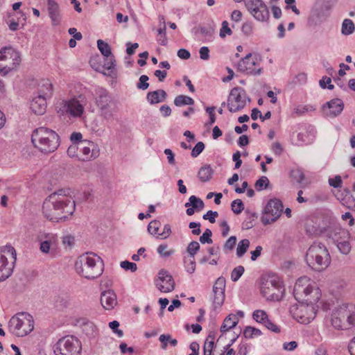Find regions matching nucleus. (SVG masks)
<instances>
[{
	"instance_id": "f704fd0d",
	"label": "nucleus",
	"mask_w": 355,
	"mask_h": 355,
	"mask_svg": "<svg viewBox=\"0 0 355 355\" xmlns=\"http://www.w3.org/2000/svg\"><path fill=\"white\" fill-rule=\"evenodd\" d=\"M355 26L354 22L349 19H345L343 21L341 32L345 35H349L354 33Z\"/></svg>"
},
{
	"instance_id": "a18cd8bd",
	"label": "nucleus",
	"mask_w": 355,
	"mask_h": 355,
	"mask_svg": "<svg viewBox=\"0 0 355 355\" xmlns=\"http://www.w3.org/2000/svg\"><path fill=\"white\" fill-rule=\"evenodd\" d=\"M343 313H341V316L343 318H346L347 329L350 327L355 326V312H351L346 309V312Z\"/></svg>"
},
{
	"instance_id": "864d4df0",
	"label": "nucleus",
	"mask_w": 355,
	"mask_h": 355,
	"mask_svg": "<svg viewBox=\"0 0 355 355\" xmlns=\"http://www.w3.org/2000/svg\"><path fill=\"white\" fill-rule=\"evenodd\" d=\"M237 239L235 236H230L225 243L223 249L225 252L231 251L234 249L236 243Z\"/></svg>"
},
{
	"instance_id": "79ce46f5",
	"label": "nucleus",
	"mask_w": 355,
	"mask_h": 355,
	"mask_svg": "<svg viewBox=\"0 0 355 355\" xmlns=\"http://www.w3.org/2000/svg\"><path fill=\"white\" fill-rule=\"evenodd\" d=\"M97 46H98L99 51H101V53L105 57H109L110 55H112V51H111V48L107 42H105L101 40H98L97 41Z\"/></svg>"
},
{
	"instance_id": "20e7f679",
	"label": "nucleus",
	"mask_w": 355,
	"mask_h": 355,
	"mask_svg": "<svg viewBox=\"0 0 355 355\" xmlns=\"http://www.w3.org/2000/svg\"><path fill=\"white\" fill-rule=\"evenodd\" d=\"M31 142L35 148L44 153L54 152L60 146L58 133L46 127L36 128L32 133Z\"/></svg>"
},
{
	"instance_id": "de8ad7c7",
	"label": "nucleus",
	"mask_w": 355,
	"mask_h": 355,
	"mask_svg": "<svg viewBox=\"0 0 355 355\" xmlns=\"http://www.w3.org/2000/svg\"><path fill=\"white\" fill-rule=\"evenodd\" d=\"M270 184L269 180L266 176H262L255 182L254 187L257 191H261L266 189Z\"/></svg>"
},
{
	"instance_id": "37998d69",
	"label": "nucleus",
	"mask_w": 355,
	"mask_h": 355,
	"mask_svg": "<svg viewBox=\"0 0 355 355\" xmlns=\"http://www.w3.org/2000/svg\"><path fill=\"white\" fill-rule=\"evenodd\" d=\"M261 335V331L259 329L252 327H246L243 331V336L246 338H252L254 336H258Z\"/></svg>"
},
{
	"instance_id": "f03ea898",
	"label": "nucleus",
	"mask_w": 355,
	"mask_h": 355,
	"mask_svg": "<svg viewBox=\"0 0 355 355\" xmlns=\"http://www.w3.org/2000/svg\"><path fill=\"white\" fill-rule=\"evenodd\" d=\"M71 193L70 189H62L49 196L42 206L44 216L52 222L65 221L76 209Z\"/></svg>"
},
{
	"instance_id": "a19ab883",
	"label": "nucleus",
	"mask_w": 355,
	"mask_h": 355,
	"mask_svg": "<svg viewBox=\"0 0 355 355\" xmlns=\"http://www.w3.org/2000/svg\"><path fill=\"white\" fill-rule=\"evenodd\" d=\"M157 253L164 258H167L175 253V250L168 249L167 244H161L157 247Z\"/></svg>"
},
{
	"instance_id": "f3484780",
	"label": "nucleus",
	"mask_w": 355,
	"mask_h": 355,
	"mask_svg": "<svg viewBox=\"0 0 355 355\" xmlns=\"http://www.w3.org/2000/svg\"><path fill=\"white\" fill-rule=\"evenodd\" d=\"M156 286L161 292L168 293L174 289L175 281L167 270H161L156 280Z\"/></svg>"
},
{
	"instance_id": "13d9d810",
	"label": "nucleus",
	"mask_w": 355,
	"mask_h": 355,
	"mask_svg": "<svg viewBox=\"0 0 355 355\" xmlns=\"http://www.w3.org/2000/svg\"><path fill=\"white\" fill-rule=\"evenodd\" d=\"M116 60L113 55L106 57L104 61L103 67L107 70H112L115 67Z\"/></svg>"
},
{
	"instance_id": "052dcab7",
	"label": "nucleus",
	"mask_w": 355,
	"mask_h": 355,
	"mask_svg": "<svg viewBox=\"0 0 355 355\" xmlns=\"http://www.w3.org/2000/svg\"><path fill=\"white\" fill-rule=\"evenodd\" d=\"M67 155L71 157H77L79 159L80 153H79V144H73L71 145L67 149Z\"/></svg>"
},
{
	"instance_id": "bf43d9fd",
	"label": "nucleus",
	"mask_w": 355,
	"mask_h": 355,
	"mask_svg": "<svg viewBox=\"0 0 355 355\" xmlns=\"http://www.w3.org/2000/svg\"><path fill=\"white\" fill-rule=\"evenodd\" d=\"M232 34V31L231 28L229 27V24L227 21H224L222 22V27L220 31V37L224 38L226 35H231Z\"/></svg>"
},
{
	"instance_id": "5701e85b",
	"label": "nucleus",
	"mask_w": 355,
	"mask_h": 355,
	"mask_svg": "<svg viewBox=\"0 0 355 355\" xmlns=\"http://www.w3.org/2000/svg\"><path fill=\"white\" fill-rule=\"evenodd\" d=\"M53 94V85L48 79L42 80L37 85V96L49 98Z\"/></svg>"
},
{
	"instance_id": "6e6d98bb",
	"label": "nucleus",
	"mask_w": 355,
	"mask_h": 355,
	"mask_svg": "<svg viewBox=\"0 0 355 355\" xmlns=\"http://www.w3.org/2000/svg\"><path fill=\"white\" fill-rule=\"evenodd\" d=\"M148 77L146 75H141L139 77V83L137 84V87L139 89L146 90L149 87V83H148Z\"/></svg>"
},
{
	"instance_id": "6ab92c4d",
	"label": "nucleus",
	"mask_w": 355,
	"mask_h": 355,
	"mask_svg": "<svg viewBox=\"0 0 355 355\" xmlns=\"http://www.w3.org/2000/svg\"><path fill=\"white\" fill-rule=\"evenodd\" d=\"M46 1L48 14L51 20L52 26H57L60 24L62 21L60 6L55 0Z\"/></svg>"
},
{
	"instance_id": "ddd939ff",
	"label": "nucleus",
	"mask_w": 355,
	"mask_h": 355,
	"mask_svg": "<svg viewBox=\"0 0 355 355\" xmlns=\"http://www.w3.org/2000/svg\"><path fill=\"white\" fill-rule=\"evenodd\" d=\"M246 105V94L241 87H234L228 96L227 107L230 112H236L245 107Z\"/></svg>"
},
{
	"instance_id": "0e129e2a",
	"label": "nucleus",
	"mask_w": 355,
	"mask_h": 355,
	"mask_svg": "<svg viewBox=\"0 0 355 355\" xmlns=\"http://www.w3.org/2000/svg\"><path fill=\"white\" fill-rule=\"evenodd\" d=\"M205 144L202 141L198 142L191 151V156L193 157H198L204 150Z\"/></svg>"
},
{
	"instance_id": "69168bd1",
	"label": "nucleus",
	"mask_w": 355,
	"mask_h": 355,
	"mask_svg": "<svg viewBox=\"0 0 355 355\" xmlns=\"http://www.w3.org/2000/svg\"><path fill=\"white\" fill-rule=\"evenodd\" d=\"M225 279L223 277H218L213 286V290H219L225 291Z\"/></svg>"
},
{
	"instance_id": "4468645a",
	"label": "nucleus",
	"mask_w": 355,
	"mask_h": 355,
	"mask_svg": "<svg viewBox=\"0 0 355 355\" xmlns=\"http://www.w3.org/2000/svg\"><path fill=\"white\" fill-rule=\"evenodd\" d=\"M238 70L248 75H259L261 68L259 67V60L256 55L248 53L238 63Z\"/></svg>"
},
{
	"instance_id": "f257e3e1",
	"label": "nucleus",
	"mask_w": 355,
	"mask_h": 355,
	"mask_svg": "<svg viewBox=\"0 0 355 355\" xmlns=\"http://www.w3.org/2000/svg\"><path fill=\"white\" fill-rule=\"evenodd\" d=\"M293 295L300 304L292 305L290 313L297 322L310 323L316 315L318 309L315 304L321 297L320 289L314 282L304 276L300 277L295 282Z\"/></svg>"
},
{
	"instance_id": "4c0bfd02",
	"label": "nucleus",
	"mask_w": 355,
	"mask_h": 355,
	"mask_svg": "<svg viewBox=\"0 0 355 355\" xmlns=\"http://www.w3.org/2000/svg\"><path fill=\"white\" fill-rule=\"evenodd\" d=\"M250 246V241L247 239H242L239 241L236 248V255L238 257H242Z\"/></svg>"
},
{
	"instance_id": "338daca9",
	"label": "nucleus",
	"mask_w": 355,
	"mask_h": 355,
	"mask_svg": "<svg viewBox=\"0 0 355 355\" xmlns=\"http://www.w3.org/2000/svg\"><path fill=\"white\" fill-rule=\"evenodd\" d=\"M291 177L296 180L297 182H302L304 179V173L299 169L293 170L291 173Z\"/></svg>"
},
{
	"instance_id": "7ed1b4c3",
	"label": "nucleus",
	"mask_w": 355,
	"mask_h": 355,
	"mask_svg": "<svg viewBox=\"0 0 355 355\" xmlns=\"http://www.w3.org/2000/svg\"><path fill=\"white\" fill-rule=\"evenodd\" d=\"M75 269L80 276L88 279H94L102 275L104 265L100 257L92 252H87L77 259Z\"/></svg>"
},
{
	"instance_id": "4be33fe9",
	"label": "nucleus",
	"mask_w": 355,
	"mask_h": 355,
	"mask_svg": "<svg viewBox=\"0 0 355 355\" xmlns=\"http://www.w3.org/2000/svg\"><path fill=\"white\" fill-rule=\"evenodd\" d=\"M46 98L36 96L32 99L30 108L35 114L42 115L46 112Z\"/></svg>"
},
{
	"instance_id": "49530a36",
	"label": "nucleus",
	"mask_w": 355,
	"mask_h": 355,
	"mask_svg": "<svg viewBox=\"0 0 355 355\" xmlns=\"http://www.w3.org/2000/svg\"><path fill=\"white\" fill-rule=\"evenodd\" d=\"M40 243V250L44 254H48L51 250L54 248L57 243H49L46 241H38Z\"/></svg>"
},
{
	"instance_id": "9d476101",
	"label": "nucleus",
	"mask_w": 355,
	"mask_h": 355,
	"mask_svg": "<svg viewBox=\"0 0 355 355\" xmlns=\"http://www.w3.org/2000/svg\"><path fill=\"white\" fill-rule=\"evenodd\" d=\"M20 53L15 49L8 47L0 51V74L6 75L17 67L21 62Z\"/></svg>"
},
{
	"instance_id": "0eeeda50",
	"label": "nucleus",
	"mask_w": 355,
	"mask_h": 355,
	"mask_svg": "<svg viewBox=\"0 0 355 355\" xmlns=\"http://www.w3.org/2000/svg\"><path fill=\"white\" fill-rule=\"evenodd\" d=\"M17 260V253L13 247L6 245L0 250V282L8 279L12 273Z\"/></svg>"
},
{
	"instance_id": "58836bf2",
	"label": "nucleus",
	"mask_w": 355,
	"mask_h": 355,
	"mask_svg": "<svg viewBox=\"0 0 355 355\" xmlns=\"http://www.w3.org/2000/svg\"><path fill=\"white\" fill-rule=\"evenodd\" d=\"M37 241H46L49 243H58V236L53 233L40 232L37 236Z\"/></svg>"
},
{
	"instance_id": "a878e982",
	"label": "nucleus",
	"mask_w": 355,
	"mask_h": 355,
	"mask_svg": "<svg viewBox=\"0 0 355 355\" xmlns=\"http://www.w3.org/2000/svg\"><path fill=\"white\" fill-rule=\"evenodd\" d=\"M167 96L166 92L163 89L150 92L147 94L146 98L150 104L154 105L165 101Z\"/></svg>"
},
{
	"instance_id": "423d86ee",
	"label": "nucleus",
	"mask_w": 355,
	"mask_h": 355,
	"mask_svg": "<svg viewBox=\"0 0 355 355\" xmlns=\"http://www.w3.org/2000/svg\"><path fill=\"white\" fill-rule=\"evenodd\" d=\"M284 292V288L279 277L271 275L263 279L261 293L268 300L280 301Z\"/></svg>"
},
{
	"instance_id": "39448f33",
	"label": "nucleus",
	"mask_w": 355,
	"mask_h": 355,
	"mask_svg": "<svg viewBox=\"0 0 355 355\" xmlns=\"http://www.w3.org/2000/svg\"><path fill=\"white\" fill-rule=\"evenodd\" d=\"M306 261L312 269L321 271L331 263V257L327 247L319 241L314 242L306 254Z\"/></svg>"
},
{
	"instance_id": "b1692460",
	"label": "nucleus",
	"mask_w": 355,
	"mask_h": 355,
	"mask_svg": "<svg viewBox=\"0 0 355 355\" xmlns=\"http://www.w3.org/2000/svg\"><path fill=\"white\" fill-rule=\"evenodd\" d=\"M346 312L345 308H340L338 309L333 315L331 318L332 325L338 329H347V323L346 318H343L341 313Z\"/></svg>"
},
{
	"instance_id": "bb28decb",
	"label": "nucleus",
	"mask_w": 355,
	"mask_h": 355,
	"mask_svg": "<svg viewBox=\"0 0 355 355\" xmlns=\"http://www.w3.org/2000/svg\"><path fill=\"white\" fill-rule=\"evenodd\" d=\"M77 323L83 328V331L87 335H93L96 331L94 324L86 318H81L77 320Z\"/></svg>"
},
{
	"instance_id": "09e8293b",
	"label": "nucleus",
	"mask_w": 355,
	"mask_h": 355,
	"mask_svg": "<svg viewBox=\"0 0 355 355\" xmlns=\"http://www.w3.org/2000/svg\"><path fill=\"white\" fill-rule=\"evenodd\" d=\"M232 210L236 214H239L244 209V205L241 200L236 199L232 202Z\"/></svg>"
},
{
	"instance_id": "473e14b6",
	"label": "nucleus",
	"mask_w": 355,
	"mask_h": 355,
	"mask_svg": "<svg viewBox=\"0 0 355 355\" xmlns=\"http://www.w3.org/2000/svg\"><path fill=\"white\" fill-rule=\"evenodd\" d=\"M193 32L195 35H197L198 33L201 34L203 37H205V41H211L213 38V33L214 31L211 28H207L206 27L199 26L195 27L193 29Z\"/></svg>"
},
{
	"instance_id": "774afa93",
	"label": "nucleus",
	"mask_w": 355,
	"mask_h": 355,
	"mask_svg": "<svg viewBox=\"0 0 355 355\" xmlns=\"http://www.w3.org/2000/svg\"><path fill=\"white\" fill-rule=\"evenodd\" d=\"M241 31L246 36H250L253 33V26L251 22H245L243 24Z\"/></svg>"
},
{
	"instance_id": "1a4fd4ad",
	"label": "nucleus",
	"mask_w": 355,
	"mask_h": 355,
	"mask_svg": "<svg viewBox=\"0 0 355 355\" xmlns=\"http://www.w3.org/2000/svg\"><path fill=\"white\" fill-rule=\"evenodd\" d=\"M81 350V342L71 335L61 338L54 346L55 355H78Z\"/></svg>"
},
{
	"instance_id": "c9c22d12",
	"label": "nucleus",
	"mask_w": 355,
	"mask_h": 355,
	"mask_svg": "<svg viewBox=\"0 0 355 355\" xmlns=\"http://www.w3.org/2000/svg\"><path fill=\"white\" fill-rule=\"evenodd\" d=\"M174 104L178 107L186 105H192L194 104V101L192 98L189 96L184 95H179L175 98Z\"/></svg>"
},
{
	"instance_id": "dca6fc26",
	"label": "nucleus",
	"mask_w": 355,
	"mask_h": 355,
	"mask_svg": "<svg viewBox=\"0 0 355 355\" xmlns=\"http://www.w3.org/2000/svg\"><path fill=\"white\" fill-rule=\"evenodd\" d=\"M84 111V107L79 101L72 98L67 101H63L58 112L62 114H69L72 116H80Z\"/></svg>"
},
{
	"instance_id": "c756f323",
	"label": "nucleus",
	"mask_w": 355,
	"mask_h": 355,
	"mask_svg": "<svg viewBox=\"0 0 355 355\" xmlns=\"http://www.w3.org/2000/svg\"><path fill=\"white\" fill-rule=\"evenodd\" d=\"M159 28L157 29L158 35L157 39L159 43L162 46H166L168 43L166 33V23L164 17H160Z\"/></svg>"
},
{
	"instance_id": "2eb2a0df",
	"label": "nucleus",
	"mask_w": 355,
	"mask_h": 355,
	"mask_svg": "<svg viewBox=\"0 0 355 355\" xmlns=\"http://www.w3.org/2000/svg\"><path fill=\"white\" fill-rule=\"evenodd\" d=\"M79 159L88 161L99 156V148L94 142L84 141L79 144Z\"/></svg>"
},
{
	"instance_id": "c85d7f7f",
	"label": "nucleus",
	"mask_w": 355,
	"mask_h": 355,
	"mask_svg": "<svg viewBox=\"0 0 355 355\" xmlns=\"http://www.w3.org/2000/svg\"><path fill=\"white\" fill-rule=\"evenodd\" d=\"M239 322V320L236 318V315H229L227 316L220 327V331L225 333L230 329L234 328Z\"/></svg>"
},
{
	"instance_id": "680f3d73",
	"label": "nucleus",
	"mask_w": 355,
	"mask_h": 355,
	"mask_svg": "<svg viewBox=\"0 0 355 355\" xmlns=\"http://www.w3.org/2000/svg\"><path fill=\"white\" fill-rule=\"evenodd\" d=\"M214 346V340L212 339L211 340H209L208 339H207L205 342L203 347L204 355H211Z\"/></svg>"
},
{
	"instance_id": "aec40b11",
	"label": "nucleus",
	"mask_w": 355,
	"mask_h": 355,
	"mask_svg": "<svg viewBox=\"0 0 355 355\" xmlns=\"http://www.w3.org/2000/svg\"><path fill=\"white\" fill-rule=\"evenodd\" d=\"M96 94V104L98 110L114 101L111 94L103 87H98Z\"/></svg>"
},
{
	"instance_id": "393cba45",
	"label": "nucleus",
	"mask_w": 355,
	"mask_h": 355,
	"mask_svg": "<svg viewBox=\"0 0 355 355\" xmlns=\"http://www.w3.org/2000/svg\"><path fill=\"white\" fill-rule=\"evenodd\" d=\"M101 116L107 121L114 119L115 114L118 112V107L115 101L110 103L101 109H99Z\"/></svg>"
},
{
	"instance_id": "e433bc0d",
	"label": "nucleus",
	"mask_w": 355,
	"mask_h": 355,
	"mask_svg": "<svg viewBox=\"0 0 355 355\" xmlns=\"http://www.w3.org/2000/svg\"><path fill=\"white\" fill-rule=\"evenodd\" d=\"M252 318L257 322L262 324H265L266 322L268 321V315L267 313L263 310H255L252 313Z\"/></svg>"
},
{
	"instance_id": "72a5a7b5",
	"label": "nucleus",
	"mask_w": 355,
	"mask_h": 355,
	"mask_svg": "<svg viewBox=\"0 0 355 355\" xmlns=\"http://www.w3.org/2000/svg\"><path fill=\"white\" fill-rule=\"evenodd\" d=\"M213 293H214L213 304H214V309H217L218 307H220L224 302L225 291H219V290H213Z\"/></svg>"
},
{
	"instance_id": "7c9ffc66",
	"label": "nucleus",
	"mask_w": 355,
	"mask_h": 355,
	"mask_svg": "<svg viewBox=\"0 0 355 355\" xmlns=\"http://www.w3.org/2000/svg\"><path fill=\"white\" fill-rule=\"evenodd\" d=\"M345 196L344 197H338L343 205L350 209L355 210V198L349 193L347 189L345 190Z\"/></svg>"
},
{
	"instance_id": "9b49d317",
	"label": "nucleus",
	"mask_w": 355,
	"mask_h": 355,
	"mask_svg": "<svg viewBox=\"0 0 355 355\" xmlns=\"http://www.w3.org/2000/svg\"><path fill=\"white\" fill-rule=\"evenodd\" d=\"M282 211L283 205L282 202L277 198L271 199L264 208L261 220L265 225L271 224L280 217Z\"/></svg>"
},
{
	"instance_id": "8fccbe9b",
	"label": "nucleus",
	"mask_w": 355,
	"mask_h": 355,
	"mask_svg": "<svg viewBox=\"0 0 355 355\" xmlns=\"http://www.w3.org/2000/svg\"><path fill=\"white\" fill-rule=\"evenodd\" d=\"M200 250V244L197 241H191L187 246V251L190 257L194 258L196 252Z\"/></svg>"
},
{
	"instance_id": "ea45409f",
	"label": "nucleus",
	"mask_w": 355,
	"mask_h": 355,
	"mask_svg": "<svg viewBox=\"0 0 355 355\" xmlns=\"http://www.w3.org/2000/svg\"><path fill=\"white\" fill-rule=\"evenodd\" d=\"M159 340L162 343V349H166L168 343H170L172 346H176L178 344V340L172 338L171 336L169 334L160 335Z\"/></svg>"
},
{
	"instance_id": "cd10ccee",
	"label": "nucleus",
	"mask_w": 355,
	"mask_h": 355,
	"mask_svg": "<svg viewBox=\"0 0 355 355\" xmlns=\"http://www.w3.org/2000/svg\"><path fill=\"white\" fill-rule=\"evenodd\" d=\"M214 174V170L209 164L202 166L198 173V177L202 182L209 181Z\"/></svg>"
},
{
	"instance_id": "3c124183",
	"label": "nucleus",
	"mask_w": 355,
	"mask_h": 355,
	"mask_svg": "<svg viewBox=\"0 0 355 355\" xmlns=\"http://www.w3.org/2000/svg\"><path fill=\"white\" fill-rule=\"evenodd\" d=\"M244 267L239 266L234 268L231 273V279L233 282H236L242 276L244 272Z\"/></svg>"
},
{
	"instance_id": "2f4dec72",
	"label": "nucleus",
	"mask_w": 355,
	"mask_h": 355,
	"mask_svg": "<svg viewBox=\"0 0 355 355\" xmlns=\"http://www.w3.org/2000/svg\"><path fill=\"white\" fill-rule=\"evenodd\" d=\"M184 206L186 207H193L196 211H199L204 208V202L196 196H191L189 198V202H186Z\"/></svg>"
},
{
	"instance_id": "412c9836",
	"label": "nucleus",
	"mask_w": 355,
	"mask_h": 355,
	"mask_svg": "<svg viewBox=\"0 0 355 355\" xmlns=\"http://www.w3.org/2000/svg\"><path fill=\"white\" fill-rule=\"evenodd\" d=\"M101 303L107 310L112 309L117 304L116 295L112 290L103 292L101 296Z\"/></svg>"
},
{
	"instance_id": "c03bdc74",
	"label": "nucleus",
	"mask_w": 355,
	"mask_h": 355,
	"mask_svg": "<svg viewBox=\"0 0 355 355\" xmlns=\"http://www.w3.org/2000/svg\"><path fill=\"white\" fill-rule=\"evenodd\" d=\"M337 247L339 251L344 254H347L351 250V245L347 241H339V239L336 240Z\"/></svg>"
},
{
	"instance_id": "603ef678",
	"label": "nucleus",
	"mask_w": 355,
	"mask_h": 355,
	"mask_svg": "<svg viewBox=\"0 0 355 355\" xmlns=\"http://www.w3.org/2000/svg\"><path fill=\"white\" fill-rule=\"evenodd\" d=\"M212 232L209 229H206L202 236H200V242L202 244L213 243L211 239Z\"/></svg>"
},
{
	"instance_id": "4d7b16f0",
	"label": "nucleus",
	"mask_w": 355,
	"mask_h": 355,
	"mask_svg": "<svg viewBox=\"0 0 355 355\" xmlns=\"http://www.w3.org/2000/svg\"><path fill=\"white\" fill-rule=\"evenodd\" d=\"M336 0H317V4H318L321 10H328L332 8Z\"/></svg>"
},
{
	"instance_id": "f8f14e48",
	"label": "nucleus",
	"mask_w": 355,
	"mask_h": 355,
	"mask_svg": "<svg viewBox=\"0 0 355 355\" xmlns=\"http://www.w3.org/2000/svg\"><path fill=\"white\" fill-rule=\"evenodd\" d=\"M248 12L259 21H266L270 17L267 6L262 0H244Z\"/></svg>"
},
{
	"instance_id": "6e6552de",
	"label": "nucleus",
	"mask_w": 355,
	"mask_h": 355,
	"mask_svg": "<svg viewBox=\"0 0 355 355\" xmlns=\"http://www.w3.org/2000/svg\"><path fill=\"white\" fill-rule=\"evenodd\" d=\"M8 328L10 331L15 336L22 337L33 331V320L29 314L22 313L10 318Z\"/></svg>"
},
{
	"instance_id": "e2e57ef3",
	"label": "nucleus",
	"mask_w": 355,
	"mask_h": 355,
	"mask_svg": "<svg viewBox=\"0 0 355 355\" xmlns=\"http://www.w3.org/2000/svg\"><path fill=\"white\" fill-rule=\"evenodd\" d=\"M121 267L125 270H130L135 272L137 269V266L135 263L130 262L128 261H121L120 263Z\"/></svg>"
},
{
	"instance_id": "a211bd4d",
	"label": "nucleus",
	"mask_w": 355,
	"mask_h": 355,
	"mask_svg": "<svg viewBox=\"0 0 355 355\" xmlns=\"http://www.w3.org/2000/svg\"><path fill=\"white\" fill-rule=\"evenodd\" d=\"M344 108V103L340 98H334L323 105V110L327 116L336 117L338 116Z\"/></svg>"
},
{
	"instance_id": "5fc2aeb1",
	"label": "nucleus",
	"mask_w": 355,
	"mask_h": 355,
	"mask_svg": "<svg viewBox=\"0 0 355 355\" xmlns=\"http://www.w3.org/2000/svg\"><path fill=\"white\" fill-rule=\"evenodd\" d=\"M160 226V222L158 220L151 221L148 226V231L152 235L158 234V230Z\"/></svg>"
}]
</instances>
